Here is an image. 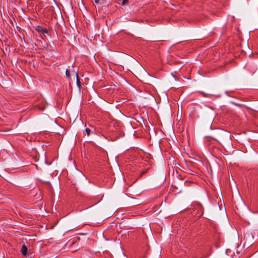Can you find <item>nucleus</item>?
<instances>
[{
    "instance_id": "1",
    "label": "nucleus",
    "mask_w": 258,
    "mask_h": 258,
    "mask_svg": "<svg viewBox=\"0 0 258 258\" xmlns=\"http://www.w3.org/2000/svg\"><path fill=\"white\" fill-rule=\"evenodd\" d=\"M36 30L37 32L43 34V35L48 33V31L47 29H45L40 26H37V27L36 28Z\"/></svg>"
},
{
    "instance_id": "2",
    "label": "nucleus",
    "mask_w": 258,
    "mask_h": 258,
    "mask_svg": "<svg viewBox=\"0 0 258 258\" xmlns=\"http://www.w3.org/2000/svg\"><path fill=\"white\" fill-rule=\"evenodd\" d=\"M28 248L27 247L23 244L22 246L21 252L23 255H26L27 254Z\"/></svg>"
},
{
    "instance_id": "3",
    "label": "nucleus",
    "mask_w": 258,
    "mask_h": 258,
    "mask_svg": "<svg viewBox=\"0 0 258 258\" xmlns=\"http://www.w3.org/2000/svg\"><path fill=\"white\" fill-rule=\"evenodd\" d=\"M36 107H37L40 110L43 111L45 108L46 105H45V104H42V105L38 104V105H36Z\"/></svg>"
},
{
    "instance_id": "4",
    "label": "nucleus",
    "mask_w": 258,
    "mask_h": 258,
    "mask_svg": "<svg viewBox=\"0 0 258 258\" xmlns=\"http://www.w3.org/2000/svg\"><path fill=\"white\" fill-rule=\"evenodd\" d=\"M90 132L91 130L89 128H86L85 132H84V134L87 135L88 136L90 135Z\"/></svg>"
},
{
    "instance_id": "5",
    "label": "nucleus",
    "mask_w": 258,
    "mask_h": 258,
    "mask_svg": "<svg viewBox=\"0 0 258 258\" xmlns=\"http://www.w3.org/2000/svg\"><path fill=\"white\" fill-rule=\"evenodd\" d=\"M76 79H77V85L80 87V80H79V77H78V74L77 73L76 74Z\"/></svg>"
},
{
    "instance_id": "6",
    "label": "nucleus",
    "mask_w": 258,
    "mask_h": 258,
    "mask_svg": "<svg viewBox=\"0 0 258 258\" xmlns=\"http://www.w3.org/2000/svg\"><path fill=\"white\" fill-rule=\"evenodd\" d=\"M66 75L67 78H69L70 77V71L68 69H67L66 71Z\"/></svg>"
},
{
    "instance_id": "7",
    "label": "nucleus",
    "mask_w": 258,
    "mask_h": 258,
    "mask_svg": "<svg viewBox=\"0 0 258 258\" xmlns=\"http://www.w3.org/2000/svg\"><path fill=\"white\" fill-rule=\"evenodd\" d=\"M200 93L203 96H204V97L208 96V95L207 94H206L205 93L203 92V91H200Z\"/></svg>"
},
{
    "instance_id": "8",
    "label": "nucleus",
    "mask_w": 258,
    "mask_h": 258,
    "mask_svg": "<svg viewBox=\"0 0 258 258\" xmlns=\"http://www.w3.org/2000/svg\"><path fill=\"white\" fill-rule=\"evenodd\" d=\"M128 0H123V2H122V3L123 4H125L126 3Z\"/></svg>"
},
{
    "instance_id": "9",
    "label": "nucleus",
    "mask_w": 258,
    "mask_h": 258,
    "mask_svg": "<svg viewBox=\"0 0 258 258\" xmlns=\"http://www.w3.org/2000/svg\"><path fill=\"white\" fill-rule=\"evenodd\" d=\"M200 207H201L202 208H202V206L201 205H200Z\"/></svg>"
}]
</instances>
